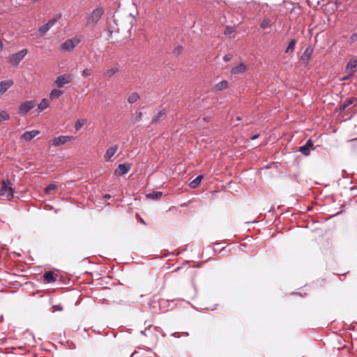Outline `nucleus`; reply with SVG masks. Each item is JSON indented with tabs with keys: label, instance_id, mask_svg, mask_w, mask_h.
Returning a JSON list of instances; mask_svg holds the SVG:
<instances>
[{
	"label": "nucleus",
	"instance_id": "1",
	"mask_svg": "<svg viewBox=\"0 0 357 357\" xmlns=\"http://www.w3.org/2000/svg\"><path fill=\"white\" fill-rule=\"evenodd\" d=\"M104 13V9L98 7L94 9L86 17V25L93 27L100 20Z\"/></svg>",
	"mask_w": 357,
	"mask_h": 357
},
{
	"label": "nucleus",
	"instance_id": "2",
	"mask_svg": "<svg viewBox=\"0 0 357 357\" xmlns=\"http://www.w3.org/2000/svg\"><path fill=\"white\" fill-rule=\"evenodd\" d=\"M13 193L14 189L12 188L10 181L8 179L3 180L0 188V195L10 200L13 197Z\"/></svg>",
	"mask_w": 357,
	"mask_h": 357
},
{
	"label": "nucleus",
	"instance_id": "3",
	"mask_svg": "<svg viewBox=\"0 0 357 357\" xmlns=\"http://www.w3.org/2000/svg\"><path fill=\"white\" fill-rule=\"evenodd\" d=\"M81 42V38L78 36L67 39L60 45L61 50L65 52H72Z\"/></svg>",
	"mask_w": 357,
	"mask_h": 357
},
{
	"label": "nucleus",
	"instance_id": "4",
	"mask_svg": "<svg viewBox=\"0 0 357 357\" xmlns=\"http://www.w3.org/2000/svg\"><path fill=\"white\" fill-rule=\"evenodd\" d=\"M73 79V76L71 74H63L56 77L54 80V84L61 89L63 87L65 84H70Z\"/></svg>",
	"mask_w": 357,
	"mask_h": 357
},
{
	"label": "nucleus",
	"instance_id": "5",
	"mask_svg": "<svg viewBox=\"0 0 357 357\" xmlns=\"http://www.w3.org/2000/svg\"><path fill=\"white\" fill-rule=\"evenodd\" d=\"M28 50L26 49H23L18 52L13 54L10 58L8 62L10 63L14 66H17L22 60L24 58V56L27 54Z\"/></svg>",
	"mask_w": 357,
	"mask_h": 357
},
{
	"label": "nucleus",
	"instance_id": "6",
	"mask_svg": "<svg viewBox=\"0 0 357 357\" xmlns=\"http://www.w3.org/2000/svg\"><path fill=\"white\" fill-rule=\"evenodd\" d=\"M61 14H57L54 18L50 20L46 24L39 27V32L42 34L46 33L52 27H53L58 20L61 19Z\"/></svg>",
	"mask_w": 357,
	"mask_h": 357
},
{
	"label": "nucleus",
	"instance_id": "7",
	"mask_svg": "<svg viewBox=\"0 0 357 357\" xmlns=\"http://www.w3.org/2000/svg\"><path fill=\"white\" fill-rule=\"evenodd\" d=\"M73 139V137L72 136H59L53 139L51 142V145L53 146H59L72 140Z\"/></svg>",
	"mask_w": 357,
	"mask_h": 357
},
{
	"label": "nucleus",
	"instance_id": "8",
	"mask_svg": "<svg viewBox=\"0 0 357 357\" xmlns=\"http://www.w3.org/2000/svg\"><path fill=\"white\" fill-rule=\"evenodd\" d=\"M314 145L311 139H308L305 145L299 148V151L304 155H310V151L314 150Z\"/></svg>",
	"mask_w": 357,
	"mask_h": 357
},
{
	"label": "nucleus",
	"instance_id": "9",
	"mask_svg": "<svg viewBox=\"0 0 357 357\" xmlns=\"http://www.w3.org/2000/svg\"><path fill=\"white\" fill-rule=\"evenodd\" d=\"M312 52H313V49L311 46H308L306 47V49L305 50L304 52L303 53V54L301 57V60L303 64L307 65L309 63V61H310Z\"/></svg>",
	"mask_w": 357,
	"mask_h": 357
},
{
	"label": "nucleus",
	"instance_id": "10",
	"mask_svg": "<svg viewBox=\"0 0 357 357\" xmlns=\"http://www.w3.org/2000/svg\"><path fill=\"white\" fill-rule=\"evenodd\" d=\"M130 168L131 165L129 163L120 164L119 165L118 168L115 170L114 174L116 176L126 174L130 171Z\"/></svg>",
	"mask_w": 357,
	"mask_h": 357
},
{
	"label": "nucleus",
	"instance_id": "11",
	"mask_svg": "<svg viewBox=\"0 0 357 357\" xmlns=\"http://www.w3.org/2000/svg\"><path fill=\"white\" fill-rule=\"evenodd\" d=\"M119 149V146L117 144L113 145L108 148L106 151V153L104 155V158L106 162H109L111 160V158L114 155Z\"/></svg>",
	"mask_w": 357,
	"mask_h": 357
},
{
	"label": "nucleus",
	"instance_id": "12",
	"mask_svg": "<svg viewBox=\"0 0 357 357\" xmlns=\"http://www.w3.org/2000/svg\"><path fill=\"white\" fill-rule=\"evenodd\" d=\"M36 106V104L33 101H26L22 102L20 106V110L23 114H26L31 109H33Z\"/></svg>",
	"mask_w": 357,
	"mask_h": 357
},
{
	"label": "nucleus",
	"instance_id": "13",
	"mask_svg": "<svg viewBox=\"0 0 357 357\" xmlns=\"http://www.w3.org/2000/svg\"><path fill=\"white\" fill-rule=\"evenodd\" d=\"M13 84L12 79H6L0 82V96L3 95L6 91L8 90Z\"/></svg>",
	"mask_w": 357,
	"mask_h": 357
},
{
	"label": "nucleus",
	"instance_id": "14",
	"mask_svg": "<svg viewBox=\"0 0 357 357\" xmlns=\"http://www.w3.org/2000/svg\"><path fill=\"white\" fill-rule=\"evenodd\" d=\"M357 66V61L351 59L347 64L345 68V71L347 74H349L350 75H353L356 71V68Z\"/></svg>",
	"mask_w": 357,
	"mask_h": 357
},
{
	"label": "nucleus",
	"instance_id": "15",
	"mask_svg": "<svg viewBox=\"0 0 357 357\" xmlns=\"http://www.w3.org/2000/svg\"><path fill=\"white\" fill-rule=\"evenodd\" d=\"M39 134L38 130H31V131H26L23 133L21 138L24 139V141L29 142L31 139H33L36 136H37Z\"/></svg>",
	"mask_w": 357,
	"mask_h": 357
},
{
	"label": "nucleus",
	"instance_id": "16",
	"mask_svg": "<svg viewBox=\"0 0 357 357\" xmlns=\"http://www.w3.org/2000/svg\"><path fill=\"white\" fill-rule=\"evenodd\" d=\"M247 70V66L243 63H240L238 65L233 67L231 70V73L233 75L241 74Z\"/></svg>",
	"mask_w": 357,
	"mask_h": 357
},
{
	"label": "nucleus",
	"instance_id": "17",
	"mask_svg": "<svg viewBox=\"0 0 357 357\" xmlns=\"http://www.w3.org/2000/svg\"><path fill=\"white\" fill-rule=\"evenodd\" d=\"M43 278L47 283H51L56 280L54 273L51 271L45 272L43 275Z\"/></svg>",
	"mask_w": 357,
	"mask_h": 357
},
{
	"label": "nucleus",
	"instance_id": "18",
	"mask_svg": "<svg viewBox=\"0 0 357 357\" xmlns=\"http://www.w3.org/2000/svg\"><path fill=\"white\" fill-rule=\"evenodd\" d=\"M227 87H228V82H227V81L222 80V81L218 82V84H216L214 86L213 89L215 91H222L223 89H227Z\"/></svg>",
	"mask_w": 357,
	"mask_h": 357
},
{
	"label": "nucleus",
	"instance_id": "19",
	"mask_svg": "<svg viewBox=\"0 0 357 357\" xmlns=\"http://www.w3.org/2000/svg\"><path fill=\"white\" fill-rule=\"evenodd\" d=\"M63 94V91L59 89H54L50 93V99H56L59 98Z\"/></svg>",
	"mask_w": 357,
	"mask_h": 357
},
{
	"label": "nucleus",
	"instance_id": "20",
	"mask_svg": "<svg viewBox=\"0 0 357 357\" xmlns=\"http://www.w3.org/2000/svg\"><path fill=\"white\" fill-rule=\"evenodd\" d=\"M203 179L202 175H199L197 176L193 181L190 183V187L191 188H196L200 184L202 180Z\"/></svg>",
	"mask_w": 357,
	"mask_h": 357
},
{
	"label": "nucleus",
	"instance_id": "21",
	"mask_svg": "<svg viewBox=\"0 0 357 357\" xmlns=\"http://www.w3.org/2000/svg\"><path fill=\"white\" fill-rule=\"evenodd\" d=\"M296 40L294 39H292L288 46L287 47L286 50H285V53H290V54H293L294 53V48H295V45H296Z\"/></svg>",
	"mask_w": 357,
	"mask_h": 357
},
{
	"label": "nucleus",
	"instance_id": "22",
	"mask_svg": "<svg viewBox=\"0 0 357 357\" xmlns=\"http://www.w3.org/2000/svg\"><path fill=\"white\" fill-rule=\"evenodd\" d=\"M118 71H119V68L117 66L112 67L105 71V75L106 77L110 78V77H113Z\"/></svg>",
	"mask_w": 357,
	"mask_h": 357
},
{
	"label": "nucleus",
	"instance_id": "23",
	"mask_svg": "<svg viewBox=\"0 0 357 357\" xmlns=\"http://www.w3.org/2000/svg\"><path fill=\"white\" fill-rule=\"evenodd\" d=\"M165 115V111L164 109L162 110H160L158 114L153 118L152 119V123H158V122H160L162 117Z\"/></svg>",
	"mask_w": 357,
	"mask_h": 357
},
{
	"label": "nucleus",
	"instance_id": "24",
	"mask_svg": "<svg viewBox=\"0 0 357 357\" xmlns=\"http://www.w3.org/2000/svg\"><path fill=\"white\" fill-rule=\"evenodd\" d=\"M139 99V96L137 93L133 92L132 93L128 98V101L129 103L132 104L136 102Z\"/></svg>",
	"mask_w": 357,
	"mask_h": 357
},
{
	"label": "nucleus",
	"instance_id": "25",
	"mask_svg": "<svg viewBox=\"0 0 357 357\" xmlns=\"http://www.w3.org/2000/svg\"><path fill=\"white\" fill-rule=\"evenodd\" d=\"M49 106L47 99L43 98L38 105V109L39 112L43 111Z\"/></svg>",
	"mask_w": 357,
	"mask_h": 357
},
{
	"label": "nucleus",
	"instance_id": "26",
	"mask_svg": "<svg viewBox=\"0 0 357 357\" xmlns=\"http://www.w3.org/2000/svg\"><path fill=\"white\" fill-rule=\"evenodd\" d=\"M86 119H77L75 124V128L77 131L79 130L86 123Z\"/></svg>",
	"mask_w": 357,
	"mask_h": 357
},
{
	"label": "nucleus",
	"instance_id": "27",
	"mask_svg": "<svg viewBox=\"0 0 357 357\" xmlns=\"http://www.w3.org/2000/svg\"><path fill=\"white\" fill-rule=\"evenodd\" d=\"M162 195V193L161 192H153L151 193L148 194L146 196L148 198H151L153 199H160Z\"/></svg>",
	"mask_w": 357,
	"mask_h": 357
},
{
	"label": "nucleus",
	"instance_id": "28",
	"mask_svg": "<svg viewBox=\"0 0 357 357\" xmlns=\"http://www.w3.org/2000/svg\"><path fill=\"white\" fill-rule=\"evenodd\" d=\"M353 103L352 100H347L343 103L340 105V111L343 112L350 105Z\"/></svg>",
	"mask_w": 357,
	"mask_h": 357
},
{
	"label": "nucleus",
	"instance_id": "29",
	"mask_svg": "<svg viewBox=\"0 0 357 357\" xmlns=\"http://www.w3.org/2000/svg\"><path fill=\"white\" fill-rule=\"evenodd\" d=\"M10 119V115L6 111H1L0 112V123L7 121Z\"/></svg>",
	"mask_w": 357,
	"mask_h": 357
},
{
	"label": "nucleus",
	"instance_id": "30",
	"mask_svg": "<svg viewBox=\"0 0 357 357\" xmlns=\"http://www.w3.org/2000/svg\"><path fill=\"white\" fill-rule=\"evenodd\" d=\"M271 25V22L268 19H264L260 24V29H264Z\"/></svg>",
	"mask_w": 357,
	"mask_h": 357
},
{
	"label": "nucleus",
	"instance_id": "31",
	"mask_svg": "<svg viewBox=\"0 0 357 357\" xmlns=\"http://www.w3.org/2000/svg\"><path fill=\"white\" fill-rule=\"evenodd\" d=\"M56 188H57L56 185H55V184H54V183H50V184H49V185L45 188V193H46V194H50V192H51L52 190H56Z\"/></svg>",
	"mask_w": 357,
	"mask_h": 357
},
{
	"label": "nucleus",
	"instance_id": "32",
	"mask_svg": "<svg viewBox=\"0 0 357 357\" xmlns=\"http://www.w3.org/2000/svg\"><path fill=\"white\" fill-rule=\"evenodd\" d=\"M142 116V112L139 111H136L135 114H133L132 117L134 118L135 122H139Z\"/></svg>",
	"mask_w": 357,
	"mask_h": 357
},
{
	"label": "nucleus",
	"instance_id": "33",
	"mask_svg": "<svg viewBox=\"0 0 357 357\" xmlns=\"http://www.w3.org/2000/svg\"><path fill=\"white\" fill-rule=\"evenodd\" d=\"M234 31H235V28L234 26H227L225 29L224 33L226 36H229L230 34H231Z\"/></svg>",
	"mask_w": 357,
	"mask_h": 357
},
{
	"label": "nucleus",
	"instance_id": "34",
	"mask_svg": "<svg viewBox=\"0 0 357 357\" xmlns=\"http://www.w3.org/2000/svg\"><path fill=\"white\" fill-rule=\"evenodd\" d=\"M232 58H233L232 54H225V55L223 56V60H224L225 62H228V61H229Z\"/></svg>",
	"mask_w": 357,
	"mask_h": 357
},
{
	"label": "nucleus",
	"instance_id": "35",
	"mask_svg": "<svg viewBox=\"0 0 357 357\" xmlns=\"http://www.w3.org/2000/svg\"><path fill=\"white\" fill-rule=\"evenodd\" d=\"M91 75V72L90 70H87V69H85L84 70H82V75L84 77H86L88 76H89Z\"/></svg>",
	"mask_w": 357,
	"mask_h": 357
},
{
	"label": "nucleus",
	"instance_id": "36",
	"mask_svg": "<svg viewBox=\"0 0 357 357\" xmlns=\"http://www.w3.org/2000/svg\"><path fill=\"white\" fill-rule=\"evenodd\" d=\"M357 40V33H353L350 37L351 43H355Z\"/></svg>",
	"mask_w": 357,
	"mask_h": 357
},
{
	"label": "nucleus",
	"instance_id": "37",
	"mask_svg": "<svg viewBox=\"0 0 357 357\" xmlns=\"http://www.w3.org/2000/svg\"><path fill=\"white\" fill-rule=\"evenodd\" d=\"M182 47L181 46H178L174 51L175 54H179L181 52Z\"/></svg>",
	"mask_w": 357,
	"mask_h": 357
},
{
	"label": "nucleus",
	"instance_id": "38",
	"mask_svg": "<svg viewBox=\"0 0 357 357\" xmlns=\"http://www.w3.org/2000/svg\"><path fill=\"white\" fill-rule=\"evenodd\" d=\"M351 76L352 75H350L349 74H347V75L342 77L341 78V80H343V81L348 80V79H349L351 78Z\"/></svg>",
	"mask_w": 357,
	"mask_h": 357
},
{
	"label": "nucleus",
	"instance_id": "39",
	"mask_svg": "<svg viewBox=\"0 0 357 357\" xmlns=\"http://www.w3.org/2000/svg\"><path fill=\"white\" fill-rule=\"evenodd\" d=\"M54 308L56 310L61 311L63 310V307L60 305H54Z\"/></svg>",
	"mask_w": 357,
	"mask_h": 357
},
{
	"label": "nucleus",
	"instance_id": "40",
	"mask_svg": "<svg viewBox=\"0 0 357 357\" xmlns=\"http://www.w3.org/2000/svg\"><path fill=\"white\" fill-rule=\"evenodd\" d=\"M258 137H259V135H254V136H252V137H251V139H252V140H254V139H255L258 138Z\"/></svg>",
	"mask_w": 357,
	"mask_h": 357
},
{
	"label": "nucleus",
	"instance_id": "41",
	"mask_svg": "<svg viewBox=\"0 0 357 357\" xmlns=\"http://www.w3.org/2000/svg\"><path fill=\"white\" fill-rule=\"evenodd\" d=\"M110 197H111V196H110L109 194H105V195H104V198H105V199H109V198H110Z\"/></svg>",
	"mask_w": 357,
	"mask_h": 357
}]
</instances>
